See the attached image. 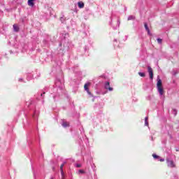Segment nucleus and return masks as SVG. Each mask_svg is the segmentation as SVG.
I'll return each mask as SVG.
<instances>
[{"mask_svg": "<svg viewBox=\"0 0 179 179\" xmlns=\"http://www.w3.org/2000/svg\"><path fill=\"white\" fill-rule=\"evenodd\" d=\"M61 20H62V17L61 18Z\"/></svg>", "mask_w": 179, "mask_h": 179, "instance_id": "nucleus-27", "label": "nucleus"}, {"mask_svg": "<svg viewBox=\"0 0 179 179\" xmlns=\"http://www.w3.org/2000/svg\"><path fill=\"white\" fill-rule=\"evenodd\" d=\"M152 157H154V159H160V157L156 154H152Z\"/></svg>", "mask_w": 179, "mask_h": 179, "instance_id": "nucleus-14", "label": "nucleus"}, {"mask_svg": "<svg viewBox=\"0 0 179 179\" xmlns=\"http://www.w3.org/2000/svg\"><path fill=\"white\" fill-rule=\"evenodd\" d=\"M138 75H139V76H141V78H145V76H146V74H145V73H142V72H138Z\"/></svg>", "mask_w": 179, "mask_h": 179, "instance_id": "nucleus-13", "label": "nucleus"}, {"mask_svg": "<svg viewBox=\"0 0 179 179\" xmlns=\"http://www.w3.org/2000/svg\"><path fill=\"white\" fill-rule=\"evenodd\" d=\"M145 126L149 127V122H148V120H145Z\"/></svg>", "mask_w": 179, "mask_h": 179, "instance_id": "nucleus-19", "label": "nucleus"}, {"mask_svg": "<svg viewBox=\"0 0 179 179\" xmlns=\"http://www.w3.org/2000/svg\"><path fill=\"white\" fill-rule=\"evenodd\" d=\"M50 179H54V178H51Z\"/></svg>", "mask_w": 179, "mask_h": 179, "instance_id": "nucleus-26", "label": "nucleus"}, {"mask_svg": "<svg viewBox=\"0 0 179 179\" xmlns=\"http://www.w3.org/2000/svg\"><path fill=\"white\" fill-rule=\"evenodd\" d=\"M173 115H177V110L173 109Z\"/></svg>", "mask_w": 179, "mask_h": 179, "instance_id": "nucleus-18", "label": "nucleus"}, {"mask_svg": "<svg viewBox=\"0 0 179 179\" xmlns=\"http://www.w3.org/2000/svg\"><path fill=\"white\" fill-rule=\"evenodd\" d=\"M166 162L169 167H171V168L176 167V165L174 164V162H173V160H170L167 159Z\"/></svg>", "mask_w": 179, "mask_h": 179, "instance_id": "nucleus-5", "label": "nucleus"}, {"mask_svg": "<svg viewBox=\"0 0 179 179\" xmlns=\"http://www.w3.org/2000/svg\"><path fill=\"white\" fill-rule=\"evenodd\" d=\"M78 8H80V9H83V8H85V3L83 1H79L78 3Z\"/></svg>", "mask_w": 179, "mask_h": 179, "instance_id": "nucleus-8", "label": "nucleus"}, {"mask_svg": "<svg viewBox=\"0 0 179 179\" xmlns=\"http://www.w3.org/2000/svg\"><path fill=\"white\" fill-rule=\"evenodd\" d=\"M151 139H152V141H153V137L152 136L151 137Z\"/></svg>", "mask_w": 179, "mask_h": 179, "instance_id": "nucleus-25", "label": "nucleus"}, {"mask_svg": "<svg viewBox=\"0 0 179 179\" xmlns=\"http://www.w3.org/2000/svg\"><path fill=\"white\" fill-rule=\"evenodd\" d=\"M78 173H79V174H85V171H83V170H82V169H80V170L78 171Z\"/></svg>", "mask_w": 179, "mask_h": 179, "instance_id": "nucleus-17", "label": "nucleus"}, {"mask_svg": "<svg viewBox=\"0 0 179 179\" xmlns=\"http://www.w3.org/2000/svg\"><path fill=\"white\" fill-rule=\"evenodd\" d=\"M148 120H149V117H145V121H148Z\"/></svg>", "mask_w": 179, "mask_h": 179, "instance_id": "nucleus-23", "label": "nucleus"}, {"mask_svg": "<svg viewBox=\"0 0 179 179\" xmlns=\"http://www.w3.org/2000/svg\"><path fill=\"white\" fill-rule=\"evenodd\" d=\"M43 94H45V92H43V94H41V96H43Z\"/></svg>", "mask_w": 179, "mask_h": 179, "instance_id": "nucleus-24", "label": "nucleus"}, {"mask_svg": "<svg viewBox=\"0 0 179 179\" xmlns=\"http://www.w3.org/2000/svg\"><path fill=\"white\" fill-rule=\"evenodd\" d=\"M148 73L150 75V79L151 80H153V69L150 66H148Z\"/></svg>", "mask_w": 179, "mask_h": 179, "instance_id": "nucleus-4", "label": "nucleus"}, {"mask_svg": "<svg viewBox=\"0 0 179 179\" xmlns=\"http://www.w3.org/2000/svg\"><path fill=\"white\" fill-rule=\"evenodd\" d=\"M65 164H66V162H64L62 164V165L60 166V171L64 170V166H65Z\"/></svg>", "mask_w": 179, "mask_h": 179, "instance_id": "nucleus-12", "label": "nucleus"}, {"mask_svg": "<svg viewBox=\"0 0 179 179\" xmlns=\"http://www.w3.org/2000/svg\"><path fill=\"white\" fill-rule=\"evenodd\" d=\"M157 40L158 44H162V43L163 42V40L160 38H158Z\"/></svg>", "mask_w": 179, "mask_h": 179, "instance_id": "nucleus-15", "label": "nucleus"}, {"mask_svg": "<svg viewBox=\"0 0 179 179\" xmlns=\"http://www.w3.org/2000/svg\"><path fill=\"white\" fill-rule=\"evenodd\" d=\"M104 88L106 90H109V92H113V88L110 87V82L108 81H106L104 84Z\"/></svg>", "mask_w": 179, "mask_h": 179, "instance_id": "nucleus-2", "label": "nucleus"}, {"mask_svg": "<svg viewBox=\"0 0 179 179\" xmlns=\"http://www.w3.org/2000/svg\"><path fill=\"white\" fill-rule=\"evenodd\" d=\"M136 17L134 15H129L127 18V20H135Z\"/></svg>", "mask_w": 179, "mask_h": 179, "instance_id": "nucleus-11", "label": "nucleus"}, {"mask_svg": "<svg viewBox=\"0 0 179 179\" xmlns=\"http://www.w3.org/2000/svg\"><path fill=\"white\" fill-rule=\"evenodd\" d=\"M159 162H164V159L160 158V159H159Z\"/></svg>", "mask_w": 179, "mask_h": 179, "instance_id": "nucleus-22", "label": "nucleus"}, {"mask_svg": "<svg viewBox=\"0 0 179 179\" xmlns=\"http://www.w3.org/2000/svg\"><path fill=\"white\" fill-rule=\"evenodd\" d=\"M76 167H77L78 169H79V168L82 167V165H81L80 164H76Z\"/></svg>", "mask_w": 179, "mask_h": 179, "instance_id": "nucleus-20", "label": "nucleus"}, {"mask_svg": "<svg viewBox=\"0 0 179 179\" xmlns=\"http://www.w3.org/2000/svg\"><path fill=\"white\" fill-rule=\"evenodd\" d=\"M61 171L62 177V178H64V170H62V171Z\"/></svg>", "mask_w": 179, "mask_h": 179, "instance_id": "nucleus-21", "label": "nucleus"}, {"mask_svg": "<svg viewBox=\"0 0 179 179\" xmlns=\"http://www.w3.org/2000/svg\"><path fill=\"white\" fill-rule=\"evenodd\" d=\"M34 1L36 0H28L29 6H31V8H33V6H34Z\"/></svg>", "mask_w": 179, "mask_h": 179, "instance_id": "nucleus-10", "label": "nucleus"}, {"mask_svg": "<svg viewBox=\"0 0 179 179\" xmlns=\"http://www.w3.org/2000/svg\"><path fill=\"white\" fill-rule=\"evenodd\" d=\"M178 73V71H176V70H173V71H172V75L173 76H176V75H177Z\"/></svg>", "mask_w": 179, "mask_h": 179, "instance_id": "nucleus-16", "label": "nucleus"}, {"mask_svg": "<svg viewBox=\"0 0 179 179\" xmlns=\"http://www.w3.org/2000/svg\"><path fill=\"white\" fill-rule=\"evenodd\" d=\"M90 85V83H87L84 85L85 90L87 91V93L89 94V96H92V92L89 90V85Z\"/></svg>", "mask_w": 179, "mask_h": 179, "instance_id": "nucleus-3", "label": "nucleus"}, {"mask_svg": "<svg viewBox=\"0 0 179 179\" xmlns=\"http://www.w3.org/2000/svg\"><path fill=\"white\" fill-rule=\"evenodd\" d=\"M157 89L160 96H163L164 94V90L163 89V83H162V80L157 77Z\"/></svg>", "mask_w": 179, "mask_h": 179, "instance_id": "nucleus-1", "label": "nucleus"}, {"mask_svg": "<svg viewBox=\"0 0 179 179\" xmlns=\"http://www.w3.org/2000/svg\"><path fill=\"white\" fill-rule=\"evenodd\" d=\"M62 125L64 128H68V127H69V122H68L65 120H63L62 123Z\"/></svg>", "mask_w": 179, "mask_h": 179, "instance_id": "nucleus-7", "label": "nucleus"}, {"mask_svg": "<svg viewBox=\"0 0 179 179\" xmlns=\"http://www.w3.org/2000/svg\"><path fill=\"white\" fill-rule=\"evenodd\" d=\"M13 31H15V33H17L20 30V28L17 25H16V24H14L13 25Z\"/></svg>", "mask_w": 179, "mask_h": 179, "instance_id": "nucleus-9", "label": "nucleus"}, {"mask_svg": "<svg viewBox=\"0 0 179 179\" xmlns=\"http://www.w3.org/2000/svg\"><path fill=\"white\" fill-rule=\"evenodd\" d=\"M144 27L149 36H152V34L150 33V29H149V27H148V23H144Z\"/></svg>", "mask_w": 179, "mask_h": 179, "instance_id": "nucleus-6", "label": "nucleus"}]
</instances>
